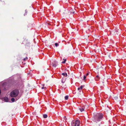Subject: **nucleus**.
<instances>
[{
  "mask_svg": "<svg viewBox=\"0 0 126 126\" xmlns=\"http://www.w3.org/2000/svg\"><path fill=\"white\" fill-rule=\"evenodd\" d=\"M68 95L66 96L65 97V100L68 99Z\"/></svg>",
  "mask_w": 126,
  "mask_h": 126,
  "instance_id": "obj_11",
  "label": "nucleus"
},
{
  "mask_svg": "<svg viewBox=\"0 0 126 126\" xmlns=\"http://www.w3.org/2000/svg\"><path fill=\"white\" fill-rule=\"evenodd\" d=\"M79 109L81 112L83 111L84 110V108H80Z\"/></svg>",
  "mask_w": 126,
  "mask_h": 126,
  "instance_id": "obj_9",
  "label": "nucleus"
},
{
  "mask_svg": "<svg viewBox=\"0 0 126 126\" xmlns=\"http://www.w3.org/2000/svg\"><path fill=\"white\" fill-rule=\"evenodd\" d=\"M43 117L44 118H46L47 117V114H45L43 115Z\"/></svg>",
  "mask_w": 126,
  "mask_h": 126,
  "instance_id": "obj_10",
  "label": "nucleus"
},
{
  "mask_svg": "<svg viewBox=\"0 0 126 126\" xmlns=\"http://www.w3.org/2000/svg\"><path fill=\"white\" fill-rule=\"evenodd\" d=\"M83 86L82 85H81L80 86V87H79V88L80 89V90H81V89H82V88H83Z\"/></svg>",
  "mask_w": 126,
  "mask_h": 126,
  "instance_id": "obj_14",
  "label": "nucleus"
},
{
  "mask_svg": "<svg viewBox=\"0 0 126 126\" xmlns=\"http://www.w3.org/2000/svg\"><path fill=\"white\" fill-rule=\"evenodd\" d=\"M55 45L56 47H57L59 46V44L57 43H56L55 44Z\"/></svg>",
  "mask_w": 126,
  "mask_h": 126,
  "instance_id": "obj_13",
  "label": "nucleus"
},
{
  "mask_svg": "<svg viewBox=\"0 0 126 126\" xmlns=\"http://www.w3.org/2000/svg\"><path fill=\"white\" fill-rule=\"evenodd\" d=\"M74 12H72L71 13H72L73 14H74Z\"/></svg>",
  "mask_w": 126,
  "mask_h": 126,
  "instance_id": "obj_22",
  "label": "nucleus"
},
{
  "mask_svg": "<svg viewBox=\"0 0 126 126\" xmlns=\"http://www.w3.org/2000/svg\"><path fill=\"white\" fill-rule=\"evenodd\" d=\"M103 115L100 113L94 114L92 118V120L94 122L97 123L101 120L103 118Z\"/></svg>",
  "mask_w": 126,
  "mask_h": 126,
  "instance_id": "obj_1",
  "label": "nucleus"
},
{
  "mask_svg": "<svg viewBox=\"0 0 126 126\" xmlns=\"http://www.w3.org/2000/svg\"><path fill=\"white\" fill-rule=\"evenodd\" d=\"M42 89H44L45 90L46 89V87H42L41 88Z\"/></svg>",
  "mask_w": 126,
  "mask_h": 126,
  "instance_id": "obj_17",
  "label": "nucleus"
},
{
  "mask_svg": "<svg viewBox=\"0 0 126 126\" xmlns=\"http://www.w3.org/2000/svg\"><path fill=\"white\" fill-rule=\"evenodd\" d=\"M79 120H76L75 121H73L72 122V126H79Z\"/></svg>",
  "mask_w": 126,
  "mask_h": 126,
  "instance_id": "obj_3",
  "label": "nucleus"
},
{
  "mask_svg": "<svg viewBox=\"0 0 126 126\" xmlns=\"http://www.w3.org/2000/svg\"><path fill=\"white\" fill-rule=\"evenodd\" d=\"M4 100H5V101L6 102H8V98H7V97H4Z\"/></svg>",
  "mask_w": 126,
  "mask_h": 126,
  "instance_id": "obj_8",
  "label": "nucleus"
},
{
  "mask_svg": "<svg viewBox=\"0 0 126 126\" xmlns=\"http://www.w3.org/2000/svg\"><path fill=\"white\" fill-rule=\"evenodd\" d=\"M89 74L88 73H87L86 75V76H88Z\"/></svg>",
  "mask_w": 126,
  "mask_h": 126,
  "instance_id": "obj_21",
  "label": "nucleus"
},
{
  "mask_svg": "<svg viewBox=\"0 0 126 126\" xmlns=\"http://www.w3.org/2000/svg\"><path fill=\"white\" fill-rule=\"evenodd\" d=\"M100 79V77L98 75H97L95 78V79L96 81H98Z\"/></svg>",
  "mask_w": 126,
  "mask_h": 126,
  "instance_id": "obj_5",
  "label": "nucleus"
},
{
  "mask_svg": "<svg viewBox=\"0 0 126 126\" xmlns=\"http://www.w3.org/2000/svg\"><path fill=\"white\" fill-rule=\"evenodd\" d=\"M86 78V76H84L83 77V80H85Z\"/></svg>",
  "mask_w": 126,
  "mask_h": 126,
  "instance_id": "obj_16",
  "label": "nucleus"
},
{
  "mask_svg": "<svg viewBox=\"0 0 126 126\" xmlns=\"http://www.w3.org/2000/svg\"><path fill=\"white\" fill-rule=\"evenodd\" d=\"M62 75L65 76V77H67V73H63L62 74Z\"/></svg>",
  "mask_w": 126,
  "mask_h": 126,
  "instance_id": "obj_7",
  "label": "nucleus"
},
{
  "mask_svg": "<svg viewBox=\"0 0 126 126\" xmlns=\"http://www.w3.org/2000/svg\"><path fill=\"white\" fill-rule=\"evenodd\" d=\"M66 78L65 77H63L62 78L61 80V82L63 83H64L65 81Z\"/></svg>",
  "mask_w": 126,
  "mask_h": 126,
  "instance_id": "obj_6",
  "label": "nucleus"
},
{
  "mask_svg": "<svg viewBox=\"0 0 126 126\" xmlns=\"http://www.w3.org/2000/svg\"><path fill=\"white\" fill-rule=\"evenodd\" d=\"M28 59V58L27 57H26V58H24V59L23 60H24V61H25V60H27Z\"/></svg>",
  "mask_w": 126,
  "mask_h": 126,
  "instance_id": "obj_15",
  "label": "nucleus"
},
{
  "mask_svg": "<svg viewBox=\"0 0 126 126\" xmlns=\"http://www.w3.org/2000/svg\"><path fill=\"white\" fill-rule=\"evenodd\" d=\"M66 62V60H64V61L62 62L63 63H65Z\"/></svg>",
  "mask_w": 126,
  "mask_h": 126,
  "instance_id": "obj_19",
  "label": "nucleus"
},
{
  "mask_svg": "<svg viewBox=\"0 0 126 126\" xmlns=\"http://www.w3.org/2000/svg\"><path fill=\"white\" fill-rule=\"evenodd\" d=\"M63 117H64V119L65 120H66V116H64Z\"/></svg>",
  "mask_w": 126,
  "mask_h": 126,
  "instance_id": "obj_20",
  "label": "nucleus"
},
{
  "mask_svg": "<svg viewBox=\"0 0 126 126\" xmlns=\"http://www.w3.org/2000/svg\"><path fill=\"white\" fill-rule=\"evenodd\" d=\"M78 90L80 92L81 91V90H80V89L79 88V87L78 88Z\"/></svg>",
  "mask_w": 126,
  "mask_h": 126,
  "instance_id": "obj_18",
  "label": "nucleus"
},
{
  "mask_svg": "<svg viewBox=\"0 0 126 126\" xmlns=\"http://www.w3.org/2000/svg\"><path fill=\"white\" fill-rule=\"evenodd\" d=\"M19 93V91L17 89H15L11 93L10 96L12 97H15L17 96Z\"/></svg>",
  "mask_w": 126,
  "mask_h": 126,
  "instance_id": "obj_2",
  "label": "nucleus"
},
{
  "mask_svg": "<svg viewBox=\"0 0 126 126\" xmlns=\"http://www.w3.org/2000/svg\"><path fill=\"white\" fill-rule=\"evenodd\" d=\"M11 101L12 102H14L15 101V99L14 98H12L11 99Z\"/></svg>",
  "mask_w": 126,
  "mask_h": 126,
  "instance_id": "obj_12",
  "label": "nucleus"
},
{
  "mask_svg": "<svg viewBox=\"0 0 126 126\" xmlns=\"http://www.w3.org/2000/svg\"><path fill=\"white\" fill-rule=\"evenodd\" d=\"M57 63L56 61H54L53 63H52L53 66L55 67L57 65Z\"/></svg>",
  "mask_w": 126,
  "mask_h": 126,
  "instance_id": "obj_4",
  "label": "nucleus"
}]
</instances>
